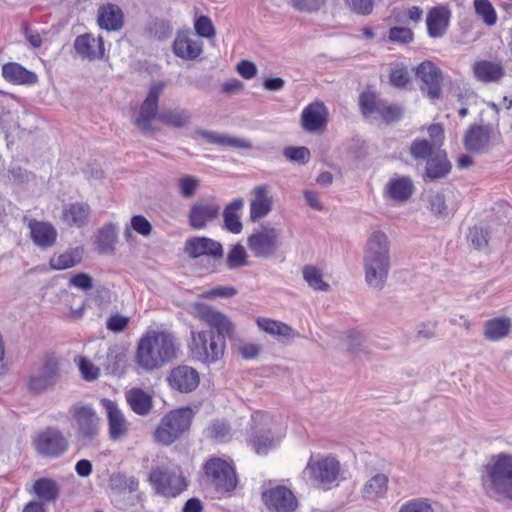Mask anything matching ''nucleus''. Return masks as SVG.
<instances>
[{
	"label": "nucleus",
	"mask_w": 512,
	"mask_h": 512,
	"mask_svg": "<svg viewBox=\"0 0 512 512\" xmlns=\"http://www.w3.org/2000/svg\"><path fill=\"white\" fill-rule=\"evenodd\" d=\"M179 345L167 331H147L139 340L135 353L136 364L144 371H153L177 357Z\"/></svg>",
	"instance_id": "obj_1"
},
{
	"label": "nucleus",
	"mask_w": 512,
	"mask_h": 512,
	"mask_svg": "<svg viewBox=\"0 0 512 512\" xmlns=\"http://www.w3.org/2000/svg\"><path fill=\"white\" fill-rule=\"evenodd\" d=\"M363 266L366 283L381 290L391 266L390 240L384 231L374 229L368 235L363 252Z\"/></svg>",
	"instance_id": "obj_2"
},
{
	"label": "nucleus",
	"mask_w": 512,
	"mask_h": 512,
	"mask_svg": "<svg viewBox=\"0 0 512 512\" xmlns=\"http://www.w3.org/2000/svg\"><path fill=\"white\" fill-rule=\"evenodd\" d=\"M232 330V322H207L205 329L191 332L192 354L206 364L217 362L224 354L225 337L230 336Z\"/></svg>",
	"instance_id": "obj_3"
},
{
	"label": "nucleus",
	"mask_w": 512,
	"mask_h": 512,
	"mask_svg": "<svg viewBox=\"0 0 512 512\" xmlns=\"http://www.w3.org/2000/svg\"><path fill=\"white\" fill-rule=\"evenodd\" d=\"M482 483L490 496L512 500V455L500 453L492 456L484 467Z\"/></svg>",
	"instance_id": "obj_4"
},
{
	"label": "nucleus",
	"mask_w": 512,
	"mask_h": 512,
	"mask_svg": "<svg viewBox=\"0 0 512 512\" xmlns=\"http://www.w3.org/2000/svg\"><path fill=\"white\" fill-rule=\"evenodd\" d=\"M193 411L189 407L172 410L160 421L155 430V441L163 445L174 443L191 425Z\"/></svg>",
	"instance_id": "obj_5"
},
{
	"label": "nucleus",
	"mask_w": 512,
	"mask_h": 512,
	"mask_svg": "<svg viewBox=\"0 0 512 512\" xmlns=\"http://www.w3.org/2000/svg\"><path fill=\"white\" fill-rule=\"evenodd\" d=\"M269 422L270 418L264 412L256 411L251 416V435L248 443L258 455H266L276 447L281 438V435L274 436Z\"/></svg>",
	"instance_id": "obj_6"
},
{
	"label": "nucleus",
	"mask_w": 512,
	"mask_h": 512,
	"mask_svg": "<svg viewBox=\"0 0 512 512\" xmlns=\"http://www.w3.org/2000/svg\"><path fill=\"white\" fill-rule=\"evenodd\" d=\"M69 413L77 427V437L83 445H92L100 430V419L89 405L80 403L70 407Z\"/></svg>",
	"instance_id": "obj_7"
},
{
	"label": "nucleus",
	"mask_w": 512,
	"mask_h": 512,
	"mask_svg": "<svg viewBox=\"0 0 512 512\" xmlns=\"http://www.w3.org/2000/svg\"><path fill=\"white\" fill-rule=\"evenodd\" d=\"M210 483L219 492H231L236 488L237 477L233 466L220 458L208 460L204 466Z\"/></svg>",
	"instance_id": "obj_8"
},
{
	"label": "nucleus",
	"mask_w": 512,
	"mask_h": 512,
	"mask_svg": "<svg viewBox=\"0 0 512 512\" xmlns=\"http://www.w3.org/2000/svg\"><path fill=\"white\" fill-rule=\"evenodd\" d=\"M280 230L274 227L261 226L247 239V244L257 258H269L279 248Z\"/></svg>",
	"instance_id": "obj_9"
},
{
	"label": "nucleus",
	"mask_w": 512,
	"mask_h": 512,
	"mask_svg": "<svg viewBox=\"0 0 512 512\" xmlns=\"http://www.w3.org/2000/svg\"><path fill=\"white\" fill-rule=\"evenodd\" d=\"M149 481L157 493L166 497H176L187 488V482L182 475L159 468L150 472Z\"/></svg>",
	"instance_id": "obj_10"
},
{
	"label": "nucleus",
	"mask_w": 512,
	"mask_h": 512,
	"mask_svg": "<svg viewBox=\"0 0 512 512\" xmlns=\"http://www.w3.org/2000/svg\"><path fill=\"white\" fill-rule=\"evenodd\" d=\"M340 463L334 457H324L314 460L310 458L304 474L311 480L324 486L335 482L339 476Z\"/></svg>",
	"instance_id": "obj_11"
},
{
	"label": "nucleus",
	"mask_w": 512,
	"mask_h": 512,
	"mask_svg": "<svg viewBox=\"0 0 512 512\" xmlns=\"http://www.w3.org/2000/svg\"><path fill=\"white\" fill-rule=\"evenodd\" d=\"M34 447L44 457L57 458L68 450L69 444L62 432L50 428L37 435Z\"/></svg>",
	"instance_id": "obj_12"
},
{
	"label": "nucleus",
	"mask_w": 512,
	"mask_h": 512,
	"mask_svg": "<svg viewBox=\"0 0 512 512\" xmlns=\"http://www.w3.org/2000/svg\"><path fill=\"white\" fill-rule=\"evenodd\" d=\"M163 88L164 83H154L150 87L147 97L140 106L139 114L135 119V124L144 132L152 131V121L154 119H158V100Z\"/></svg>",
	"instance_id": "obj_13"
},
{
	"label": "nucleus",
	"mask_w": 512,
	"mask_h": 512,
	"mask_svg": "<svg viewBox=\"0 0 512 512\" xmlns=\"http://www.w3.org/2000/svg\"><path fill=\"white\" fill-rule=\"evenodd\" d=\"M266 507L275 512H294L298 501L294 493L285 486H276L262 493Z\"/></svg>",
	"instance_id": "obj_14"
},
{
	"label": "nucleus",
	"mask_w": 512,
	"mask_h": 512,
	"mask_svg": "<svg viewBox=\"0 0 512 512\" xmlns=\"http://www.w3.org/2000/svg\"><path fill=\"white\" fill-rule=\"evenodd\" d=\"M58 376V363L54 358H49L45 360L42 366L31 373L28 387L34 393H41L54 386Z\"/></svg>",
	"instance_id": "obj_15"
},
{
	"label": "nucleus",
	"mask_w": 512,
	"mask_h": 512,
	"mask_svg": "<svg viewBox=\"0 0 512 512\" xmlns=\"http://www.w3.org/2000/svg\"><path fill=\"white\" fill-rule=\"evenodd\" d=\"M185 253L193 259L205 256L214 260L223 257V246L220 242L208 237H191L186 240Z\"/></svg>",
	"instance_id": "obj_16"
},
{
	"label": "nucleus",
	"mask_w": 512,
	"mask_h": 512,
	"mask_svg": "<svg viewBox=\"0 0 512 512\" xmlns=\"http://www.w3.org/2000/svg\"><path fill=\"white\" fill-rule=\"evenodd\" d=\"M220 209V205L214 199L194 203L188 215L191 227L195 230L204 229L209 222L219 217Z\"/></svg>",
	"instance_id": "obj_17"
},
{
	"label": "nucleus",
	"mask_w": 512,
	"mask_h": 512,
	"mask_svg": "<svg viewBox=\"0 0 512 512\" xmlns=\"http://www.w3.org/2000/svg\"><path fill=\"white\" fill-rule=\"evenodd\" d=\"M328 109L321 101L307 105L301 113V124L305 131L315 133L323 131L328 121Z\"/></svg>",
	"instance_id": "obj_18"
},
{
	"label": "nucleus",
	"mask_w": 512,
	"mask_h": 512,
	"mask_svg": "<svg viewBox=\"0 0 512 512\" xmlns=\"http://www.w3.org/2000/svg\"><path fill=\"white\" fill-rule=\"evenodd\" d=\"M416 75L421 79L423 85L421 89L427 92L430 99L440 97V87L442 82L441 70L432 62L424 61L416 69Z\"/></svg>",
	"instance_id": "obj_19"
},
{
	"label": "nucleus",
	"mask_w": 512,
	"mask_h": 512,
	"mask_svg": "<svg viewBox=\"0 0 512 512\" xmlns=\"http://www.w3.org/2000/svg\"><path fill=\"white\" fill-rule=\"evenodd\" d=\"M168 381L173 389L181 393H188L197 388L200 378L196 369L180 365L171 370Z\"/></svg>",
	"instance_id": "obj_20"
},
{
	"label": "nucleus",
	"mask_w": 512,
	"mask_h": 512,
	"mask_svg": "<svg viewBox=\"0 0 512 512\" xmlns=\"http://www.w3.org/2000/svg\"><path fill=\"white\" fill-rule=\"evenodd\" d=\"M74 49L78 55L90 61L102 59L105 54L102 36H94L85 33L77 36L74 41Z\"/></svg>",
	"instance_id": "obj_21"
},
{
	"label": "nucleus",
	"mask_w": 512,
	"mask_h": 512,
	"mask_svg": "<svg viewBox=\"0 0 512 512\" xmlns=\"http://www.w3.org/2000/svg\"><path fill=\"white\" fill-rule=\"evenodd\" d=\"M195 138H202L207 143L221 147H230L234 149L250 150L253 145L247 138L235 137L226 133L199 129L194 133Z\"/></svg>",
	"instance_id": "obj_22"
},
{
	"label": "nucleus",
	"mask_w": 512,
	"mask_h": 512,
	"mask_svg": "<svg viewBox=\"0 0 512 512\" xmlns=\"http://www.w3.org/2000/svg\"><path fill=\"white\" fill-rule=\"evenodd\" d=\"M101 404L106 411L109 435L113 440H119L127 435L129 423L118 405L109 399H102Z\"/></svg>",
	"instance_id": "obj_23"
},
{
	"label": "nucleus",
	"mask_w": 512,
	"mask_h": 512,
	"mask_svg": "<svg viewBox=\"0 0 512 512\" xmlns=\"http://www.w3.org/2000/svg\"><path fill=\"white\" fill-rule=\"evenodd\" d=\"M28 228L32 241L38 247L48 248L55 244L58 233L51 223L30 219Z\"/></svg>",
	"instance_id": "obj_24"
},
{
	"label": "nucleus",
	"mask_w": 512,
	"mask_h": 512,
	"mask_svg": "<svg viewBox=\"0 0 512 512\" xmlns=\"http://www.w3.org/2000/svg\"><path fill=\"white\" fill-rule=\"evenodd\" d=\"M97 24L106 31H119L124 25V14L116 4H105L99 7Z\"/></svg>",
	"instance_id": "obj_25"
},
{
	"label": "nucleus",
	"mask_w": 512,
	"mask_h": 512,
	"mask_svg": "<svg viewBox=\"0 0 512 512\" xmlns=\"http://www.w3.org/2000/svg\"><path fill=\"white\" fill-rule=\"evenodd\" d=\"M172 50L183 60H194L202 53V42L191 38L188 32H178Z\"/></svg>",
	"instance_id": "obj_26"
},
{
	"label": "nucleus",
	"mask_w": 512,
	"mask_h": 512,
	"mask_svg": "<svg viewBox=\"0 0 512 512\" xmlns=\"http://www.w3.org/2000/svg\"><path fill=\"white\" fill-rule=\"evenodd\" d=\"M90 206L83 202L66 205L62 209L61 220L69 227H83L90 217Z\"/></svg>",
	"instance_id": "obj_27"
},
{
	"label": "nucleus",
	"mask_w": 512,
	"mask_h": 512,
	"mask_svg": "<svg viewBox=\"0 0 512 512\" xmlns=\"http://www.w3.org/2000/svg\"><path fill=\"white\" fill-rule=\"evenodd\" d=\"M490 143L488 126H471L464 136V146L470 152H484Z\"/></svg>",
	"instance_id": "obj_28"
},
{
	"label": "nucleus",
	"mask_w": 512,
	"mask_h": 512,
	"mask_svg": "<svg viewBox=\"0 0 512 512\" xmlns=\"http://www.w3.org/2000/svg\"><path fill=\"white\" fill-rule=\"evenodd\" d=\"M3 78L16 85H33L38 81L37 75L16 62H9L2 66Z\"/></svg>",
	"instance_id": "obj_29"
},
{
	"label": "nucleus",
	"mask_w": 512,
	"mask_h": 512,
	"mask_svg": "<svg viewBox=\"0 0 512 512\" xmlns=\"http://www.w3.org/2000/svg\"><path fill=\"white\" fill-rule=\"evenodd\" d=\"M118 240V229L113 223H107L99 228L94 236V244L101 254H113Z\"/></svg>",
	"instance_id": "obj_30"
},
{
	"label": "nucleus",
	"mask_w": 512,
	"mask_h": 512,
	"mask_svg": "<svg viewBox=\"0 0 512 512\" xmlns=\"http://www.w3.org/2000/svg\"><path fill=\"white\" fill-rule=\"evenodd\" d=\"M253 193L254 199L250 203V218L252 221H258L271 211L272 198L268 195L266 185L256 186Z\"/></svg>",
	"instance_id": "obj_31"
},
{
	"label": "nucleus",
	"mask_w": 512,
	"mask_h": 512,
	"mask_svg": "<svg viewBox=\"0 0 512 512\" xmlns=\"http://www.w3.org/2000/svg\"><path fill=\"white\" fill-rule=\"evenodd\" d=\"M100 366L110 375H121L124 372L127 355L125 351L118 346L108 349L105 356L99 358Z\"/></svg>",
	"instance_id": "obj_32"
},
{
	"label": "nucleus",
	"mask_w": 512,
	"mask_h": 512,
	"mask_svg": "<svg viewBox=\"0 0 512 512\" xmlns=\"http://www.w3.org/2000/svg\"><path fill=\"white\" fill-rule=\"evenodd\" d=\"M450 19V12L445 7L432 8L427 16L426 24L429 36L438 38L446 32Z\"/></svg>",
	"instance_id": "obj_33"
},
{
	"label": "nucleus",
	"mask_w": 512,
	"mask_h": 512,
	"mask_svg": "<svg viewBox=\"0 0 512 512\" xmlns=\"http://www.w3.org/2000/svg\"><path fill=\"white\" fill-rule=\"evenodd\" d=\"M243 206V199L238 198L230 202L223 211L224 227L233 234H239L243 229V225L240 221V211Z\"/></svg>",
	"instance_id": "obj_34"
},
{
	"label": "nucleus",
	"mask_w": 512,
	"mask_h": 512,
	"mask_svg": "<svg viewBox=\"0 0 512 512\" xmlns=\"http://www.w3.org/2000/svg\"><path fill=\"white\" fill-rule=\"evenodd\" d=\"M414 185L409 177L391 179L386 185L388 196L398 202L406 201L413 193Z\"/></svg>",
	"instance_id": "obj_35"
},
{
	"label": "nucleus",
	"mask_w": 512,
	"mask_h": 512,
	"mask_svg": "<svg viewBox=\"0 0 512 512\" xmlns=\"http://www.w3.org/2000/svg\"><path fill=\"white\" fill-rule=\"evenodd\" d=\"M126 400L133 412L145 416L152 409V398L140 388H133L126 393Z\"/></svg>",
	"instance_id": "obj_36"
},
{
	"label": "nucleus",
	"mask_w": 512,
	"mask_h": 512,
	"mask_svg": "<svg viewBox=\"0 0 512 512\" xmlns=\"http://www.w3.org/2000/svg\"><path fill=\"white\" fill-rule=\"evenodd\" d=\"M451 169V165L444 152L438 151L427 160L426 176L432 180L445 177Z\"/></svg>",
	"instance_id": "obj_37"
},
{
	"label": "nucleus",
	"mask_w": 512,
	"mask_h": 512,
	"mask_svg": "<svg viewBox=\"0 0 512 512\" xmlns=\"http://www.w3.org/2000/svg\"><path fill=\"white\" fill-rule=\"evenodd\" d=\"M82 257L83 248H70L59 255L52 256L50 259V266L55 270L72 268L81 262Z\"/></svg>",
	"instance_id": "obj_38"
},
{
	"label": "nucleus",
	"mask_w": 512,
	"mask_h": 512,
	"mask_svg": "<svg viewBox=\"0 0 512 512\" xmlns=\"http://www.w3.org/2000/svg\"><path fill=\"white\" fill-rule=\"evenodd\" d=\"M258 327L278 341H288L298 336V333L284 322H257Z\"/></svg>",
	"instance_id": "obj_39"
},
{
	"label": "nucleus",
	"mask_w": 512,
	"mask_h": 512,
	"mask_svg": "<svg viewBox=\"0 0 512 512\" xmlns=\"http://www.w3.org/2000/svg\"><path fill=\"white\" fill-rule=\"evenodd\" d=\"M58 484L49 478H40L33 485V493L43 502H53L59 496Z\"/></svg>",
	"instance_id": "obj_40"
},
{
	"label": "nucleus",
	"mask_w": 512,
	"mask_h": 512,
	"mask_svg": "<svg viewBox=\"0 0 512 512\" xmlns=\"http://www.w3.org/2000/svg\"><path fill=\"white\" fill-rule=\"evenodd\" d=\"M475 76L484 82L497 81L503 75V68L499 63L480 61L474 65Z\"/></svg>",
	"instance_id": "obj_41"
},
{
	"label": "nucleus",
	"mask_w": 512,
	"mask_h": 512,
	"mask_svg": "<svg viewBox=\"0 0 512 512\" xmlns=\"http://www.w3.org/2000/svg\"><path fill=\"white\" fill-rule=\"evenodd\" d=\"M158 120L165 125L181 128L190 123L191 114L185 109L163 110L158 114Z\"/></svg>",
	"instance_id": "obj_42"
},
{
	"label": "nucleus",
	"mask_w": 512,
	"mask_h": 512,
	"mask_svg": "<svg viewBox=\"0 0 512 512\" xmlns=\"http://www.w3.org/2000/svg\"><path fill=\"white\" fill-rule=\"evenodd\" d=\"M388 477L384 474L373 476L363 488V494L367 498L383 496L387 491Z\"/></svg>",
	"instance_id": "obj_43"
},
{
	"label": "nucleus",
	"mask_w": 512,
	"mask_h": 512,
	"mask_svg": "<svg viewBox=\"0 0 512 512\" xmlns=\"http://www.w3.org/2000/svg\"><path fill=\"white\" fill-rule=\"evenodd\" d=\"M438 151L440 150L431 144L428 139L417 138L410 145V154L417 161L428 160Z\"/></svg>",
	"instance_id": "obj_44"
},
{
	"label": "nucleus",
	"mask_w": 512,
	"mask_h": 512,
	"mask_svg": "<svg viewBox=\"0 0 512 512\" xmlns=\"http://www.w3.org/2000/svg\"><path fill=\"white\" fill-rule=\"evenodd\" d=\"M206 436L217 443H223L231 438L230 426L223 420L213 421L206 429Z\"/></svg>",
	"instance_id": "obj_45"
},
{
	"label": "nucleus",
	"mask_w": 512,
	"mask_h": 512,
	"mask_svg": "<svg viewBox=\"0 0 512 512\" xmlns=\"http://www.w3.org/2000/svg\"><path fill=\"white\" fill-rule=\"evenodd\" d=\"M110 486L113 490L128 491L132 493L138 490L139 481L134 476H126L123 473H116L110 477Z\"/></svg>",
	"instance_id": "obj_46"
},
{
	"label": "nucleus",
	"mask_w": 512,
	"mask_h": 512,
	"mask_svg": "<svg viewBox=\"0 0 512 512\" xmlns=\"http://www.w3.org/2000/svg\"><path fill=\"white\" fill-rule=\"evenodd\" d=\"M510 330V322H486L483 329L485 338L489 341H499L505 338Z\"/></svg>",
	"instance_id": "obj_47"
},
{
	"label": "nucleus",
	"mask_w": 512,
	"mask_h": 512,
	"mask_svg": "<svg viewBox=\"0 0 512 512\" xmlns=\"http://www.w3.org/2000/svg\"><path fill=\"white\" fill-rule=\"evenodd\" d=\"M303 278L314 290L328 291L330 288L329 284L323 280L321 271L314 266L304 267Z\"/></svg>",
	"instance_id": "obj_48"
},
{
	"label": "nucleus",
	"mask_w": 512,
	"mask_h": 512,
	"mask_svg": "<svg viewBox=\"0 0 512 512\" xmlns=\"http://www.w3.org/2000/svg\"><path fill=\"white\" fill-rule=\"evenodd\" d=\"M474 8L486 25L492 26L497 22V13L489 0H475Z\"/></svg>",
	"instance_id": "obj_49"
},
{
	"label": "nucleus",
	"mask_w": 512,
	"mask_h": 512,
	"mask_svg": "<svg viewBox=\"0 0 512 512\" xmlns=\"http://www.w3.org/2000/svg\"><path fill=\"white\" fill-rule=\"evenodd\" d=\"M246 262L247 253L245 248L239 243L233 245L227 256V266L230 269H237L246 265Z\"/></svg>",
	"instance_id": "obj_50"
},
{
	"label": "nucleus",
	"mask_w": 512,
	"mask_h": 512,
	"mask_svg": "<svg viewBox=\"0 0 512 512\" xmlns=\"http://www.w3.org/2000/svg\"><path fill=\"white\" fill-rule=\"evenodd\" d=\"M382 100L378 99L374 94L362 93L360 95L359 104L364 115L368 116L378 113Z\"/></svg>",
	"instance_id": "obj_51"
},
{
	"label": "nucleus",
	"mask_w": 512,
	"mask_h": 512,
	"mask_svg": "<svg viewBox=\"0 0 512 512\" xmlns=\"http://www.w3.org/2000/svg\"><path fill=\"white\" fill-rule=\"evenodd\" d=\"M343 343L348 351L353 354H359L361 352H366L364 346V339L357 332L350 331L348 332L344 339Z\"/></svg>",
	"instance_id": "obj_52"
},
{
	"label": "nucleus",
	"mask_w": 512,
	"mask_h": 512,
	"mask_svg": "<svg viewBox=\"0 0 512 512\" xmlns=\"http://www.w3.org/2000/svg\"><path fill=\"white\" fill-rule=\"evenodd\" d=\"M194 29L197 35L205 38L215 36V28L211 19L207 16H199L195 19Z\"/></svg>",
	"instance_id": "obj_53"
},
{
	"label": "nucleus",
	"mask_w": 512,
	"mask_h": 512,
	"mask_svg": "<svg viewBox=\"0 0 512 512\" xmlns=\"http://www.w3.org/2000/svg\"><path fill=\"white\" fill-rule=\"evenodd\" d=\"M388 40L399 44H406L413 40V33L406 27H392L388 33Z\"/></svg>",
	"instance_id": "obj_54"
},
{
	"label": "nucleus",
	"mask_w": 512,
	"mask_h": 512,
	"mask_svg": "<svg viewBox=\"0 0 512 512\" xmlns=\"http://www.w3.org/2000/svg\"><path fill=\"white\" fill-rule=\"evenodd\" d=\"M468 239L477 249H481L488 243V232L483 226H474L469 230Z\"/></svg>",
	"instance_id": "obj_55"
},
{
	"label": "nucleus",
	"mask_w": 512,
	"mask_h": 512,
	"mask_svg": "<svg viewBox=\"0 0 512 512\" xmlns=\"http://www.w3.org/2000/svg\"><path fill=\"white\" fill-rule=\"evenodd\" d=\"M284 156L290 161L304 164L310 158V151L306 147H287L284 150Z\"/></svg>",
	"instance_id": "obj_56"
},
{
	"label": "nucleus",
	"mask_w": 512,
	"mask_h": 512,
	"mask_svg": "<svg viewBox=\"0 0 512 512\" xmlns=\"http://www.w3.org/2000/svg\"><path fill=\"white\" fill-rule=\"evenodd\" d=\"M199 186V180L193 176L186 175L179 179L180 194L185 198H191Z\"/></svg>",
	"instance_id": "obj_57"
},
{
	"label": "nucleus",
	"mask_w": 512,
	"mask_h": 512,
	"mask_svg": "<svg viewBox=\"0 0 512 512\" xmlns=\"http://www.w3.org/2000/svg\"><path fill=\"white\" fill-rule=\"evenodd\" d=\"M377 114L386 122H393L400 119L402 109L397 105H389L382 101Z\"/></svg>",
	"instance_id": "obj_58"
},
{
	"label": "nucleus",
	"mask_w": 512,
	"mask_h": 512,
	"mask_svg": "<svg viewBox=\"0 0 512 512\" xmlns=\"http://www.w3.org/2000/svg\"><path fill=\"white\" fill-rule=\"evenodd\" d=\"M399 512H434L426 499H414L404 503Z\"/></svg>",
	"instance_id": "obj_59"
},
{
	"label": "nucleus",
	"mask_w": 512,
	"mask_h": 512,
	"mask_svg": "<svg viewBox=\"0 0 512 512\" xmlns=\"http://www.w3.org/2000/svg\"><path fill=\"white\" fill-rule=\"evenodd\" d=\"M69 285L80 290L87 291L93 287V279L88 274L80 272L70 277Z\"/></svg>",
	"instance_id": "obj_60"
},
{
	"label": "nucleus",
	"mask_w": 512,
	"mask_h": 512,
	"mask_svg": "<svg viewBox=\"0 0 512 512\" xmlns=\"http://www.w3.org/2000/svg\"><path fill=\"white\" fill-rule=\"evenodd\" d=\"M131 228L142 236H149L152 231L151 223L142 215H135L131 218Z\"/></svg>",
	"instance_id": "obj_61"
},
{
	"label": "nucleus",
	"mask_w": 512,
	"mask_h": 512,
	"mask_svg": "<svg viewBox=\"0 0 512 512\" xmlns=\"http://www.w3.org/2000/svg\"><path fill=\"white\" fill-rule=\"evenodd\" d=\"M431 211L439 215L440 217L446 218L449 214L447 212V207L445 203V198L443 194L436 193L432 195L429 199Z\"/></svg>",
	"instance_id": "obj_62"
},
{
	"label": "nucleus",
	"mask_w": 512,
	"mask_h": 512,
	"mask_svg": "<svg viewBox=\"0 0 512 512\" xmlns=\"http://www.w3.org/2000/svg\"><path fill=\"white\" fill-rule=\"evenodd\" d=\"M390 82L397 88L404 87L409 82V74L406 68L395 67L390 73Z\"/></svg>",
	"instance_id": "obj_63"
},
{
	"label": "nucleus",
	"mask_w": 512,
	"mask_h": 512,
	"mask_svg": "<svg viewBox=\"0 0 512 512\" xmlns=\"http://www.w3.org/2000/svg\"><path fill=\"white\" fill-rule=\"evenodd\" d=\"M79 368L83 378L87 381H93L99 376V368L85 358L81 359Z\"/></svg>",
	"instance_id": "obj_64"
}]
</instances>
